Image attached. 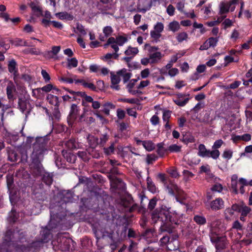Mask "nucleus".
<instances>
[{
  "instance_id": "19",
  "label": "nucleus",
  "mask_w": 252,
  "mask_h": 252,
  "mask_svg": "<svg viewBox=\"0 0 252 252\" xmlns=\"http://www.w3.org/2000/svg\"><path fill=\"white\" fill-rule=\"evenodd\" d=\"M251 211V208L244 204L241 205H237V212L240 213L242 216H247Z\"/></svg>"
},
{
  "instance_id": "44",
  "label": "nucleus",
  "mask_w": 252,
  "mask_h": 252,
  "mask_svg": "<svg viewBox=\"0 0 252 252\" xmlns=\"http://www.w3.org/2000/svg\"><path fill=\"white\" fill-rule=\"evenodd\" d=\"M72 198L73 196L71 192L68 191L63 195L62 202L65 203L71 202Z\"/></svg>"
},
{
  "instance_id": "15",
  "label": "nucleus",
  "mask_w": 252,
  "mask_h": 252,
  "mask_svg": "<svg viewBox=\"0 0 252 252\" xmlns=\"http://www.w3.org/2000/svg\"><path fill=\"white\" fill-rule=\"evenodd\" d=\"M224 206V202L220 198H217L210 202V208L212 210L217 211L222 209Z\"/></svg>"
},
{
  "instance_id": "14",
  "label": "nucleus",
  "mask_w": 252,
  "mask_h": 252,
  "mask_svg": "<svg viewBox=\"0 0 252 252\" xmlns=\"http://www.w3.org/2000/svg\"><path fill=\"white\" fill-rule=\"evenodd\" d=\"M79 113V108L78 106L73 104L71 106V109L68 117V123L69 125H72L73 121L76 119L77 116Z\"/></svg>"
},
{
  "instance_id": "13",
  "label": "nucleus",
  "mask_w": 252,
  "mask_h": 252,
  "mask_svg": "<svg viewBox=\"0 0 252 252\" xmlns=\"http://www.w3.org/2000/svg\"><path fill=\"white\" fill-rule=\"evenodd\" d=\"M121 81L120 75L118 74V71L117 72L116 74L111 73V88L116 90H119L120 89V86L119 85V83Z\"/></svg>"
},
{
  "instance_id": "23",
  "label": "nucleus",
  "mask_w": 252,
  "mask_h": 252,
  "mask_svg": "<svg viewBox=\"0 0 252 252\" xmlns=\"http://www.w3.org/2000/svg\"><path fill=\"white\" fill-rule=\"evenodd\" d=\"M108 45H111V48L115 51L114 53H117L119 50V45L116 42V40L114 37H111L109 38L107 43L104 45V47H106Z\"/></svg>"
},
{
  "instance_id": "54",
  "label": "nucleus",
  "mask_w": 252,
  "mask_h": 252,
  "mask_svg": "<svg viewBox=\"0 0 252 252\" xmlns=\"http://www.w3.org/2000/svg\"><path fill=\"white\" fill-rule=\"evenodd\" d=\"M150 84V81L148 80H144L140 82L139 84L136 87L137 90L140 91L141 90L144 89Z\"/></svg>"
},
{
  "instance_id": "35",
  "label": "nucleus",
  "mask_w": 252,
  "mask_h": 252,
  "mask_svg": "<svg viewBox=\"0 0 252 252\" xmlns=\"http://www.w3.org/2000/svg\"><path fill=\"white\" fill-rule=\"evenodd\" d=\"M47 99L50 104L54 106H57L59 103L58 97L52 94H48Z\"/></svg>"
},
{
  "instance_id": "36",
  "label": "nucleus",
  "mask_w": 252,
  "mask_h": 252,
  "mask_svg": "<svg viewBox=\"0 0 252 252\" xmlns=\"http://www.w3.org/2000/svg\"><path fill=\"white\" fill-rule=\"evenodd\" d=\"M119 56V55L118 53H107L103 57L102 59L104 61L107 62L108 64H111L113 63V62L111 60V59L112 58L117 59Z\"/></svg>"
},
{
  "instance_id": "62",
  "label": "nucleus",
  "mask_w": 252,
  "mask_h": 252,
  "mask_svg": "<svg viewBox=\"0 0 252 252\" xmlns=\"http://www.w3.org/2000/svg\"><path fill=\"white\" fill-rule=\"evenodd\" d=\"M223 143V141L221 139L217 140L214 142L212 146V149L218 150V149L221 146Z\"/></svg>"
},
{
  "instance_id": "18",
  "label": "nucleus",
  "mask_w": 252,
  "mask_h": 252,
  "mask_svg": "<svg viewBox=\"0 0 252 252\" xmlns=\"http://www.w3.org/2000/svg\"><path fill=\"white\" fill-rule=\"evenodd\" d=\"M220 179L217 177H214L211 179V181H213L214 185L211 188V190L213 191H216L218 192H220L223 189L222 185L219 182Z\"/></svg>"
},
{
  "instance_id": "38",
  "label": "nucleus",
  "mask_w": 252,
  "mask_h": 252,
  "mask_svg": "<svg viewBox=\"0 0 252 252\" xmlns=\"http://www.w3.org/2000/svg\"><path fill=\"white\" fill-rule=\"evenodd\" d=\"M40 90L46 93H48L52 90H53V91H55L57 92L59 91V90L57 89L56 87H54L53 85H52L51 84H47V85L43 86L41 88L37 89V90ZM53 93H54V92L53 91Z\"/></svg>"
},
{
  "instance_id": "52",
  "label": "nucleus",
  "mask_w": 252,
  "mask_h": 252,
  "mask_svg": "<svg viewBox=\"0 0 252 252\" xmlns=\"http://www.w3.org/2000/svg\"><path fill=\"white\" fill-rule=\"evenodd\" d=\"M171 112L169 110H164L163 112L162 120L164 122H168L171 117Z\"/></svg>"
},
{
  "instance_id": "39",
  "label": "nucleus",
  "mask_w": 252,
  "mask_h": 252,
  "mask_svg": "<svg viewBox=\"0 0 252 252\" xmlns=\"http://www.w3.org/2000/svg\"><path fill=\"white\" fill-rule=\"evenodd\" d=\"M176 38L179 42H182L188 39V34L186 32H181L177 34Z\"/></svg>"
},
{
  "instance_id": "28",
  "label": "nucleus",
  "mask_w": 252,
  "mask_h": 252,
  "mask_svg": "<svg viewBox=\"0 0 252 252\" xmlns=\"http://www.w3.org/2000/svg\"><path fill=\"white\" fill-rule=\"evenodd\" d=\"M115 108V106L111 102H106L102 105V111L106 115H109L110 111Z\"/></svg>"
},
{
  "instance_id": "56",
  "label": "nucleus",
  "mask_w": 252,
  "mask_h": 252,
  "mask_svg": "<svg viewBox=\"0 0 252 252\" xmlns=\"http://www.w3.org/2000/svg\"><path fill=\"white\" fill-rule=\"evenodd\" d=\"M43 182L47 184V185H50L52 182L53 179L51 176L50 174H47V175H44L43 178Z\"/></svg>"
},
{
  "instance_id": "64",
  "label": "nucleus",
  "mask_w": 252,
  "mask_h": 252,
  "mask_svg": "<svg viewBox=\"0 0 252 252\" xmlns=\"http://www.w3.org/2000/svg\"><path fill=\"white\" fill-rule=\"evenodd\" d=\"M16 215V212L12 210L9 215V219L10 221L15 222L16 221L17 219Z\"/></svg>"
},
{
  "instance_id": "27",
  "label": "nucleus",
  "mask_w": 252,
  "mask_h": 252,
  "mask_svg": "<svg viewBox=\"0 0 252 252\" xmlns=\"http://www.w3.org/2000/svg\"><path fill=\"white\" fill-rule=\"evenodd\" d=\"M209 150H207L205 145L203 144H200L198 146V155L202 158H207L209 156Z\"/></svg>"
},
{
  "instance_id": "53",
  "label": "nucleus",
  "mask_w": 252,
  "mask_h": 252,
  "mask_svg": "<svg viewBox=\"0 0 252 252\" xmlns=\"http://www.w3.org/2000/svg\"><path fill=\"white\" fill-rule=\"evenodd\" d=\"M61 47L59 46H53L51 51L48 52V55L49 57L51 58V54H53L54 55H56L60 51Z\"/></svg>"
},
{
  "instance_id": "33",
  "label": "nucleus",
  "mask_w": 252,
  "mask_h": 252,
  "mask_svg": "<svg viewBox=\"0 0 252 252\" xmlns=\"http://www.w3.org/2000/svg\"><path fill=\"white\" fill-rule=\"evenodd\" d=\"M206 70V65L205 64H200L197 66L196 68V72L192 76L193 80H197L199 78L198 73H201L205 71Z\"/></svg>"
},
{
  "instance_id": "11",
  "label": "nucleus",
  "mask_w": 252,
  "mask_h": 252,
  "mask_svg": "<svg viewBox=\"0 0 252 252\" xmlns=\"http://www.w3.org/2000/svg\"><path fill=\"white\" fill-rule=\"evenodd\" d=\"M40 235H42V238L37 242H34L33 243L34 246H40V243H47L50 239V230H49L47 227L42 228L40 232Z\"/></svg>"
},
{
  "instance_id": "12",
  "label": "nucleus",
  "mask_w": 252,
  "mask_h": 252,
  "mask_svg": "<svg viewBox=\"0 0 252 252\" xmlns=\"http://www.w3.org/2000/svg\"><path fill=\"white\" fill-rule=\"evenodd\" d=\"M152 6L151 0H139L137 4V11L145 12L149 10Z\"/></svg>"
},
{
  "instance_id": "55",
  "label": "nucleus",
  "mask_w": 252,
  "mask_h": 252,
  "mask_svg": "<svg viewBox=\"0 0 252 252\" xmlns=\"http://www.w3.org/2000/svg\"><path fill=\"white\" fill-rule=\"evenodd\" d=\"M157 158V156L154 154L148 155L146 158V161L148 164H151Z\"/></svg>"
},
{
  "instance_id": "48",
  "label": "nucleus",
  "mask_w": 252,
  "mask_h": 252,
  "mask_svg": "<svg viewBox=\"0 0 252 252\" xmlns=\"http://www.w3.org/2000/svg\"><path fill=\"white\" fill-rule=\"evenodd\" d=\"M208 155L209 156L207 158H212L214 159H216L219 157L220 153L218 150L214 149L212 151L209 150Z\"/></svg>"
},
{
  "instance_id": "41",
  "label": "nucleus",
  "mask_w": 252,
  "mask_h": 252,
  "mask_svg": "<svg viewBox=\"0 0 252 252\" xmlns=\"http://www.w3.org/2000/svg\"><path fill=\"white\" fill-rule=\"evenodd\" d=\"M147 183L148 190L152 193L156 192V187L150 178H147Z\"/></svg>"
},
{
  "instance_id": "42",
  "label": "nucleus",
  "mask_w": 252,
  "mask_h": 252,
  "mask_svg": "<svg viewBox=\"0 0 252 252\" xmlns=\"http://www.w3.org/2000/svg\"><path fill=\"white\" fill-rule=\"evenodd\" d=\"M63 156L66 158V160L70 163H74L76 160V157L73 154L68 153L65 154L64 151H63Z\"/></svg>"
},
{
  "instance_id": "57",
  "label": "nucleus",
  "mask_w": 252,
  "mask_h": 252,
  "mask_svg": "<svg viewBox=\"0 0 252 252\" xmlns=\"http://www.w3.org/2000/svg\"><path fill=\"white\" fill-rule=\"evenodd\" d=\"M207 41L210 47H215L218 42V39L217 38L210 37Z\"/></svg>"
},
{
  "instance_id": "2",
  "label": "nucleus",
  "mask_w": 252,
  "mask_h": 252,
  "mask_svg": "<svg viewBox=\"0 0 252 252\" xmlns=\"http://www.w3.org/2000/svg\"><path fill=\"white\" fill-rule=\"evenodd\" d=\"M222 230L220 220H217L211 224L210 238L211 242L215 246L216 252H222L220 250L224 249L226 245V238L220 235Z\"/></svg>"
},
{
  "instance_id": "40",
  "label": "nucleus",
  "mask_w": 252,
  "mask_h": 252,
  "mask_svg": "<svg viewBox=\"0 0 252 252\" xmlns=\"http://www.w3.org/2000/svg\"><path fill=\"white\" fill-rule=\"evenodd\" d=\"M18 105L22 113L26 112L27 109V102L26 100L22 98H19Z\"/></svg>"
},
{
  "instance_id": "22",
  "label": "nucleus",
  "mask_w": 252,
  "mask_h": 252,
  "mask_svg": "<svg viewBox=\"0 0 252 252\" xmlns=\"http://www.w3.org/2000/svg\"><path fill=\"white\" fill-rule=\"evenodd\" d=\"M15 91L14 85L11 82L9 83L6 88V94L9 99H13L14 98L13 93Z\"/></svg>"
},
{
  "instance_id": "7",
  "label": "nucleus",
  "mask_w": 252,
  "mask_h": 252,
  "mask_svg": "<svg viewBox=\"0 0 252 252\" xmlns=\"http://www.w3.org/2000/svg\"><path fill=\"white\" fill-rule=\"evenodd\" d=\"M164 30V25L162 23L158 22L154 26V30L150 32L151 38L156 42L159 41L161 36V32Z\"/></svg>"
},
{
  "instance_id": "17",
  "label": "nucleus",
  "mask_w": 252,
  "mask_h": 252,
  "mask_svg": "<svg viewBox=\"0 0 252 252\" xmlns=\"http://www.w3.org/2000/svg\"><path fill=\"white\" fill-rule=\"evenodd\" d=\"M160 246L166 245V248L170 251L176 250L177 247L172 246V242L169 241L168 236H163L160 240Z\"/></svg>"
},
{
  "instance_id": "45",
  "label": "nucleus",
  "mask_w": 252,
  "mask_h": 252,
  "mask_svg": "<svg viewBox=\"0 0 252 252\" xmlns=\"http://www.w3.org/2000/svg\"><path fill=\"white\" fill-rule=\"evenodd\" d=\"M67 67L69 68L76 67L78 65V61L75 58L67 59Z\"/></svg>"
},
{
  "instance_id": "58",
  "label": "nucleus",
  "mask_w": 252,
  "mask_h": 252,
  "mask_svg": "<svg viewBox=\"0 0 252 252\" xmlns=\"http://www.w3.org/2000/svg\"><path fill=\"white\" fill-rule=\"evenodd\" d=\"M113 31V29L110 26H106L104 27L103 30V32L106 36H109L111 35Z\"/></svg>"
},
{
  "instance_id": "29",
  "label": "nucleus",
  "mask_w": 252,
  "mask_h": 252,
  "mask_svg": "<svg viewBox=\"0 0 252 252\" xmlns=\"http://www.w3.org/2000/svg\"><path fill=\"white\" fill-rule=\"evenodd\" d=\"M168 28L170 31L175 32L179 30L180 25L178 21H173L169 23Z\"/></svg>"
},
{
  "instance_id": "21",
  "label": "nucleus",
  "mask_w": 252,
  "mask_h": 252,
  "mask_svg": "<svg viewBox=\"0 0 252 252\" xmlns=\"http://www.w3.org/2000/svg\"><path fill=\"white\" fill-rule=\"evenodd\" d=\"M118 74L123 78L124 83L128 81L131 77V73L126 68L118 71Z\"/></svg>"
},
{
  "instance_id": "59",
  "label": "nucleus",
  "mask_w": 252,
  "mask_h": 252,
  "mask_svg": "<svg viewBox=\"0 0 252 252\" xmlns=\"http://www.w3.org/2000/svg\"><path fill=\"white\" fill-rule=\"evenodd\" d=\"M41 73L43 79L44 80L46 83H47L50 81L51 79L50 76L46 70L42 69L41 70Z\"/></svg>"
},
{
  "instance_id": "34",
  "label": "nucleus",
  "mask_w": 252,
  "mask_h": 252,
  "mask_svg": "<svg viewBox=\"0 0 252 252\" xmlns=\"http://www.w3.org/2000/svg\"><path fill=\"white\" fill-rule=\"evenodd\" d=\"M143 146L146 151L151 152L155 149V144L151 140L144 141Z\"/></svg>"
},
{
  "instance_id": "37",
  "label": "nucleus",
  "mask_w": 252,
  "mask_h": 252,
  "mask_svg": "<svg viewBox=\"0 0 252 252\" xmlns=\"http://www.w3.org/2000/svg\"><path fill=\"white\" fill-rule=\"evenodd\" d=\"M138 49L136 47H128L127 49L125 52L126 55L129 56L130 57H134L138 53Z\"/></svg>"
},
{
  "instance_id": "16",
  "label": "nucleus",
  "mask_w": 252,
  "mask_h": 252,
  "mask_svg": "<svg viewBox=\"0 0 252 252\" xmlns=\"http://www.w3.org/2000/svg\"><path fill=\"white\" fill-rule=\"evenodd\" d=\"M137 81V79H133L129 81L128 83L126 86V88L128 90V91L129 93L133 95H135L137 94H141V92L137 90V89H134V87L135 85V83Z\"/></svg>"
},
{
  "instance_id": "4",
  "label": "nucleus",
  "mask_w": 252,
  "mask_h": 252,
  "mask_svg": "<svg viewBox=\"0 0 252 252\" xmlns=\"http://www.w3.org/2000/svg\"><path fill=\"white\" fill-rule=\"evenodd\" d=\"M152 219L155 222L160 221V226L166 227L169 226L170 224L177 225L179 223V220H174L170 217L168 211L163 209L156 210L152 214Z\"/></svg>"
},
{
  "instance_id": "9",
  "label": "nucleus",
  "mask_w": 252,
  "mask_h": 252,
  "mask_svg": "<svg viewBox=\"0 0 252 252\" xmlns=\"http://www.w3.org/2000/svg\"><path fill=\"white\" fill-rule=\"evenodd\" d=\"M8 71L13 74V78L17 85H19V75L16 68V63L12 60L9 62L8 65Z\"/></svg>"
},
{
  "instance_id": "63",
  "label": "nucleus",
  "mask_w": 252,
  "mask_h": 252,
  "mask_svg": "<svg viewBox=\"0 0 252 252\" xmlns=\"http://www.w3.org/2000/svg\"><path fill=\"white\" fill-rule=\"evenodd\" d=\"M183 175L184 176V179L186 181L189 180V179L192 178L194 176L193 174L190 172L188 170H184Z\"/></svg>"
},
{
  "instance_id": "6",
  "label": "nucleus",
  "mask_w": 252,
  "mask_h": 252,
  "mask_svg": "<svg viewBox=\"0 0 252 252\" xmlns=\"http://www.w3.org/2000/svg\"><path fill=\"white\" fill-rule=\"evenodd\" d=\"M59 243V248L63 251H68L71 245L73 244V241L70 239L66 238L65 237L60 235L58 238V241L56 242L54 240L52 241V244L53 246L56 245V243Z\"/></svg>"
},
{
  "instance_id": "49",
  "label": "nucleus",
  "mask_w": 252,
  "mask_h": 252,
  "mask_svg": "<svg viewBox=\"0 0 252 252\" xmlns=\"http://www.w3.org/2000/svg\"><path fill=\"white\" fill-rule=\"evenodd\" d=\"M55 15L59 19L62 20L72 19V16L66 12L57 13Z\"/></svg>"
},
{
  "instance_id": "30",
  "label": "nucleus",
  "mask_w": 252,
  "mask_h": 252,
  "mask_svg": "<svg viewBox=\"0 0 252 252\" xmlns=\"http://www.w3.org/2000/svg\"><path fill=\"white\" fill-rule=\"evenodd\" d=\"M200 170L202 172H205L207 175V179L209 182L213 179L215 176L210 172V166L208 165H203L200 167Z\"/></svg>"
},
{
  "instance_id": "3",
  "label": "nucleus",
  "mask_w": 252,
  "mask_h": 252,
  "mask_svg": "<svg viewBox=\"0 0 252 252\" xmlns=\"http://www.w3.org/2000/svg\"><path fill=\"white\" fill-rule=\"evenodd\" d=\"M74 95L73 99L77 100L78 97L82 98L81 103L83 106V114L79 118V122L85 121V114L91 111V108L90 104H92V107L94 109H98L100 107V103L98 101H94L92 96L87 95L84 92H72Z\"/></svg>"
},
{
  "instance_id": "5",
  "label": "nucleus",
  "mask_w": 252,
  "mask_h": 252,
  "mask_svg": "<svg viewBox=\"0 0 252 252\" xmlns=\"http://www.w3.org/2000/svg\"><path fill=\"white\" fill-rule=\"evenodd\" d=\"M145 48L148 50V57L141 60V64L147 65L148 64H154L159 63L163 55L158 51V48L157 46H151L149 44H146Z\"/></svg>"
},
{
  "instance_id": "50",
  "label": "nucleus",
  "mask_w": 252,
  "mask_h": 252,
  "mask_svg": "<svg viewBox=\"0 0 252 252\" xmlns=\"http://www.w3.org/2000/svg\"><path fill=\"white\" fill-rule=\"evenodd\" d=\"M251 139V135L249 133L244 134L242 135H237V141H243L245 142L249 141Z\"/></svg>"
},
{
  "instance_id": "43",
  "label": "nucleus",
  "mask_w": 252,
  "mask_h": 252,
  "mask_svg": "<svg viewBox=\"0 0 252 252\" xmlns=\"http://www.w3.org/2000/svg\"><path fill=\"white\" fill-rule=\"evenodd\" d=\"M74 31L76 33H79L83 35L87 34V32H86L84 27L81 24L79 23L76 24V30Z\"/></svg>"
},
{
  "instance_id": "1",
  "label": "nucleus",
  "mask_w": 252,
  "mask_h": 252,
  "mask_svg": "<svg viewBox=\"0 0 252 252\" xmlns=\"http://www.w3.org/2000/svg\"><path fill=\"white\" fill-rule=\"evenodd\" d=\"M49 139L47 136L36 137L33 145V151L31 155L32 162L37 167H40L41 161L44 155L48 153L47 144Z\"/></svg>"
},
{
  "instance_id": "51",
  "label": "nucleus",
  "mask_w": 252,
  "mask_h": 252,
  "mask_svg": "<svg viewBox=\"0 0 252 252\" xmlns=\"http://www.w3.org/2000/svg\"><path fill=\"white\" fill-rule=\"evenodd\" d=\"M194 220L198 224H204L206 223V219L199 215H196L194 217Z\"/></svg>"
},
{
  "instance_id": "47",
  "label": "nucleus",
  "mask_w": 252,
  "mask_h": 252,
  "mask_svg": "<svg viewBox=\"0 0 252 252\" xmlns=\"http://www.w3.org/2000/svg\"><path fill=\"white\" fill-rule=\"evenodd\" d=\"M167 171L172 178H177L179 176V174L175 167H170L167 169Z\"/></svg>"
},
{
  "instance_id": "10",
  "label": "nucleus",
  "mask_w": 252,
  "mask_h": 252,
  "mask_svg": "<svg viewBox=\"0 0 252 252\" xmlns=\"http://www.w3.org/2000/svg\"><path fill=\"white\" fill-rule=\"evenodd\" d=\"M225 219L228 220H234L236 217V205L233 204L230 207L227 208L224 212Z\"/></svg>"
},
{
  "instance_id": "26",
  "label": "nucleus",
  "mask_w": 252,
  "mask_h": 252,
  "mask_svg": "<svg viewBox=\"0 0 252 252\" xmlns=\"http://www.w3.org/2000/svg\"><path fill=\"white\" fill-rule=\"evenodd\" d=\"M183 95L180 94L178 95V97L174 99V102L178 106L180 107L184 106L189 101V98H186L185 99L182 98Z\"/></svg>"
},
{
  "instance_id": "20",
  "label": "nucleus",
  "mask_w": 252,
  "mask_h": 252,
  "mask_svg": "<svg viewBox=\"0 0 252 252\" xmlns=\"http://www.w3.org/2000/svg\"><path fill=\"white\" fill-rule=\"evenodd\" d=\"M131 152V148L128 146L122 147L121 146L118 147L117 153L123 158L127 156L128 153Z\"/></svg>"
},
{
  "instance_id": "32",
  "label": "nucleus",
  "mask_w": 252,
  "mask_h": 252,
  "mask_svg": "<svg viewBox=\"0 0 252 252\" xmlns=\"http://www.w3.org/2000/svg\"><path fill=\"white\" fill-rule=\"evenodd\" d=\"M87 139L90 146L92 148H94L98 144V138L93 135H89Z\"/></svg>"
},
{
  "instance_id": "8",
  "label": "nucleus",
  "mask_w": 252,
  "mask_h": 252,
  "mask_svg": "<svg viewBox=\"0 0 252 252\" xmlns=\"http://www.w3.org/2000/svg\"><path fill=\"white\" fill-rule=\"evenodd\" d=\"M236 0H231L230 1H223L220 3V13L221 15L225 14L229 11H234L235 8Z\"/></svg>"
},
{
  "instance_id": "46",
  "label": "nucleus",
  "mask_w": 252,
  "mask_h": 252,
  "mask_svg": "<svg viewBox=\"0 0 252 252\" xmlns=\"http://www.w3.org/2000/svg\"><path fill=\"white\" fill-rule=\"evenodd\" d=\"M181 146L177 144H172L168 147V150L171 153H177L181 151Z\"/></svg>"
},
{
  "instance_id": "60",
  "label": "nucleus",
  "mask_w": 252,
  "mask_h": 252,
  "mask_svg": "<svg viewBox=\"0 0 252 252\" xmlns=\"http://www.w3.org/2000/svg\"><path fill=\"white\" fill-rule=\"evenodd\" d=\"M231 188L233 192L236 193V176L234 175L231 178Z\"/></svg>"
},
{
  "instance_id": "61",
  "label": "nucleus",
  "mask_w": 252,
  "mask_h": 252,
  "mask_svg": "<svg viewBox=\"0 0 252 252\" xmlns=\"http://www.w3.org/2000/svg\"><path fill=\"white\" fill-rule=\"evenodd\" d=\"M22 79H23L24 81L27 82L29 86L31 87V84L32 82V77L26 74H23L22 75Z\"/></svg>"
},
{
  "instance_id": "31",
  "label": "nucleus",
  "mask_w": 252,
  "mask_h": 252,
  "mask_svg": "<svg viewBox=\"0 0 252 252\" xmlns=\"http://www.w3.org/2000/svg\"><path fill=\"white\" fill-rule=\"evenodd\" d=\"M115 40L116 42L119 45V46H123L125 43L127 42L128 40V36L126 35H119L116 37Z\"/></svg>"
},
{
  "instance_id": "24",
  "label": "nucleus",
  "mask_w": 252,
  "mask_h": 252,
  "mask_svg": "<svg viewBox=\"0 0 252 252\" xmlns=\"http://www.w3.org/2000/svg\"><path fill=\"white\" fill-rule=\"evenodd\" d=\"M6 137L7 141L10 144L15 143L19 138L18 134L16 132H8Z\"/></svg>"
},
{
  "instance_id": "25",
  "label": "nucleus",
  "mask_w": 252,
  "mask_h": 252,
  "mask_svg": "<svg viewBox=\"0 0 252 252\" xmlns=\"http://www.w3.org/2000/svg\"><path fill=\"white\" fill-rule=\"evenodd\" d=\"M167 189L169 193L171 195H175L176 193H179L180 192V188L177 185L171 183L167 186Z\"/></svg>"
}]
</instances>
